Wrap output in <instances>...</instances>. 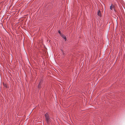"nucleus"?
<instances>
[{
  "label": "nucleus",
  "instance_id": "f257e3e1",
  "mask_svg": "<svg viewBox=\"0 0 125 125\" xmlns=\"http://www.w3.org/2000/svg\"><path fill=\"white\" fill-rule=\"evenodd\" d=\"M46 117H47L45 118L46 120V122L47 124H48L51 121L50 119L49 116Z\"/></svg>",
  "mask_w": 125,
  "mask_h": 125
},
{
  "label": "nucleus",
  "instance_id": "423d86ee",
  "mask_svg": "<svg viewBox=\"0 0 125 125\" xmlns=\"http://www.w3.org/2000/svg\"><path fill=\"white\" fill-rule=\"evenodd\" d=\"M58 32L59 34H61V32L60 30L58 31Z\"/></svg>",
  "mask_w": 125,
  "mask_h": 125
},
{
  "label": "nucleus",
  "instance_id": "39448f33",
  "mask_svg": "<svg viewBox=\"0 0 125 125\" xmlns=\"http://www.w3.org/2000/svg\"><path fill=\"white\" fill-rule=\"evenodd\" d=\"M45 118H46V117H49V116L47 113H46L45 115Z\"/></svg>",
  "mask_w": 125,
  "mask_h": 125
},
{
  "label": "nucleus",
  "instance_id": "0eeeda50",
  "mask_svg": "<svg viewBox=\"0 0 125 125\" xmlns=\"http://www.w3.org/2000/svg\"><path fill=\"white\" fill-rule=\"evenodd\" d=\"M110 9L111 10H112V5L111 6H110Z\"/></svg>",
  "mask_w": 125,
  "mask_h": 125
},
{
  "label": "nucleus",
  "instance_id": "7ed1b4c3",
  "mask_svg": "<svg viewBox=\"0 0 125 125\" xmlns=\"http://www.w3.org/2000/svg\"><path fill=\"white\" fill-rule=\"evenodd\" d=\"M61 36L65 40V41H66V37L63 34H62Z\"/></svg>",
  "mask_w": 125,
  "mask_h": 125
},
{
  "label": "nucleus",
  "instance_id": "f03ea898",
  "mask_svg": "<svg viewBox=\"0 0 125 125\" xmlns=\"http://www.w3.org/2000/svg\"><path fill=\"white\" fill-rule=\"evenodd\" d=\"M97 15L98 16L101 17V12L99 10L97 12Z\"/></svg>",
  "mask_w": 125,
  "mask_h": 125
},
{
  "label": "nucleus",
  "instance_id": "20e7f679",
  "mask_svg": "<svg viewBox=\"0 0 125 125\" xmlns=\"http://www.w3.org/2000/svg\"><path fill=\"white\" fill-rule=\"evenodd\" d=\"M42 82V80H41L40 82L39 83V85H38V87L39 88H40V87L41 85V84Z\"/></svg>",
  "mask_w": 125,
  "mask_h": 125
}]
</instances>
